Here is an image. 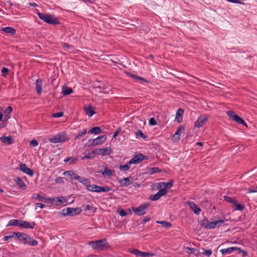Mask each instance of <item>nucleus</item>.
<instances>
[{"label":"nucleus","instance_id":"obj_38","mask_svg":"<svg viewBox=\"0 0 257 257\" xmlns=\"http://www.w3.org/2000/svg\"><path fill=\"white\" fill-rule=\"evenodd\" d=\"M224 199L225 201L231 203L232 204L236 202V200L228 196H224Z\"/></svg>","mask_w":257,"mask_h":257},{"label":"nucleus","instance_id":"obj_45","mask_svg":"<svg viewBox=\"0 0 257 257\" xmlns=\"http://www.w3.org/2000/svg\"><path fill=\"white\" fill-rule=\"evenodd\" d=\"M83 207L84 209V211H90V210H92V209H93V206L91 204H87L86 205H83Z\"/></svg>","mask_w":257,"mask_h":257},{"label":"nucleus","instance_id":"obj_22","mask_svg":"<svg viewBox=\"0 0 257 257\" xmlns=\"http://www.w3.org/2000/svg\"><path fill=\"white\" fill-rule=\"evenodd\" d=\"M16 184L19 187L22 189L23 190H25L26 188V185L25 184L24 182L21 178L17 177L16 179H15Z\"/></svg>","mask_w":257,"mask_h":257},{"label":"nucleus","instance_id":"obj_17","mask_svg":"<svg viewBox=\"0 0 257 257\" xmlns=\"http://www.w3.org/2000/svg\"><path fill=\"white\" fill-rule=\"evenodd\" d=\"M103 176L111 177L113 175L114 171L108 169L106 167H104L103 169H101L99 171Z\"/></svg>","mask_w":257,"mask_h":257},{"label":"nucleus","instance_id":"obj_33","mask_svg":"<svg viewBox=\"0 0 257 257\" xmlns=\"http://www.w3.org/2000/svg\"><path fill=\"white\" fill-rule=\"evenodd\" d=\"M232 207L235 209V210L239 211H242L245 208L243 205L238 203L237 201L236 203L232 204Z\"/></svg>","mask_w":257,"mask_h":257},{"label":"nucleus","instance_id":"obj_36","mask_svg":"<svg viewBox=\"0 0 257 257\" xmlns=\"http://www.w3.org/2000/svg\"><path fill=\"white\" fill-rule=\"evenodd\" d=\"M87 133V130L86 128H84L82 131L80 132L78 134L75 136L74 140H77L80 139L83 136H84Z\"/></svg>","mask_w":257,"mask_h":257},{"label":"nucleus","instance_id":"obj_64","mask_svg":"<svg viewBox=\"0 0 257 257\" xmlns=\"http://www.w3.org/2000/svg\"><path fill=\"white\" fill-rule=\"evenodd\" d=\"M35 205L39 206L40 208H44L45 207V204L40 203H36Z\"/></svg>","mask_w":257,"mask_h":257},{"label":"nucleus","instance_id":"obj_40","mask_svg":"<svg viewBox=\"0 0 257 257\" xmlns=\"http://www.w3.org/2000/svg\"><path fill=\"white\" fill-rule=\"evenodd\" d=\"M156 255V253L154 252H143L142 251L141 256L142 257H146V256H154Z\"/></svg>","mask_w":257,"mask_h":257},{"label":"nucleus","instance_id":"obj_39","mask_svg":"<svg viewBox=\"0 0 257 257\" xmlns=\"http://www.w3.org/2000/svg\"><path fill=\"white\" fill-rule=\"evenodd\" d=\"M94 158V155H93V153L92 152H89L86 155L82 157L81 158V159L82 160L86 159H92Z\"/></svg>","mask_w":257,"mask_h":257},{"label":"nucleus","instance_id":"obj_56","mask_svg":"<svg viewBox=\"0 0 257 257\" xmlns=\"http://www.w3.org/2000/svg\"><path fill=\"white\" fill-rule=\"evenodd\" d=\"M118 212L119 214L122 217L126 216L127 214L126 212L122 209H118Z\"/></svg>","mask_w":257,"mask_h":257},{"label":"nucleus","instance_id":"obj_60","mask_svg":"<svg viewBox=\"0 0 257 257\" xmlns=\"http://www.w3.org/2000/svg\"><path fill=\"white\" fill-rule=\"evenodd\" d=\"M93 188H94V191L93 192H96L97 193H99L100 186L96 185H94Z\"/></svg>","mask_w":257,"mask_h":257},{"label":"nucleus","instance_id":"obj_59","mask_svg":"<svg viewBox=\"0 0 257 257\" xmlns=\"http://www.w3.org/2000/svg\"><path fill=\"white\" fill-rule=\"evenodd\" d=\"M78 161V159L75 157H71V160L70 161L71 164H74Z\"/></svg>","mask_w":257,"mask_h":257},{"label":"nucleus","instance_id":"obj_35","mask_svg":"<svg viewBox=\"0 0 257 257\" xmlns=\"http://www.w3.org/2000/svg\"><path fill=\"white\" fill-rule=\"evenodd\" d=\"M161 197V196L160 195V194L158 192H157L155 194L151 195L149 196V199L152 201H156V200H159Z\"/></svg>","mask_w":257,"mask_h":257},{"label":"nucleus","instance_id":"obj_7","mask_svg":"<svg viewBox=\"0 0 257 257\" xmlns=\"http://www.w3.org/2000/svg\"><path fill=\"white\" fill-rule=\"evenodd\" d=\"M67 201V199L64 196H59L56 197L48 198V202L53 204L55 205L58 206L66 203Z\"/></svg>","mask_w":257,"mask_h":257},{"label":"nucleus","instance_id":"obj_32","mask_svg":"<svg viewBox=\"0 0 257 257\" xmlns=\"http://www.w3.org/2000/svg\"><path fill=\"white\" fill-rule=\"evenodd\" d=\"M101 132V130L100 127L98 126H95L92 127L91 130L88 131L89 134H94L95 135L99 134Z\"/></svg>","mask_w":257,"mask_h":257},{"label":"nucleus","instance_id":"obj_48","mask_svg":"<svg viewBox=\"0 0 257 257\" xmlns=\"http://www.w3.org/2000/svg\"><path fill=\"white\" fill-rule=\"evenodd\" d=\"M202 253L203 254L205 255L206 256L209 257L211 255L212 251L211 249L205 250V249H203V251L202 252Z\"/></svg>","mask_w":257,"mask_h":257},{"label":"nucleus","instance_id":"obj_42","mask_svg":"<svg viewBox=\"0 0 257 257\" xmlns=\"http://www.w3.org/2000/svg\"><path fill=\"white\" fill-rule=\"evenodd\" d=\"M15 233H17V232H13L12 235L5 236L3 238V240L7 241L12 238L16 237Z\"/></svg>","mask_w":257,"mask_h":257},{"label":"nucleus","instance_id":"obj_12","mask_svg":"<svg viewBox=\"0 0 257 257\" xmlns=\"http://www.w3.org/2000/svg\"><path fill=\"white\" fill-rule=\"evenodd\" d=\"M227 114L230 119L239 124L243 122V120L233 111H227Z\"/></svg>","mask_w":257,"mask_h":257},{"label":"nucleus","instance_id":"obj_55","mask_svg":"<svg viewBox=\"0 0 257 257\" xmlns=\"http://www.w3.org/2000/svg\"><path fill=\"white\" fill-rule=\"evenodd\" d=\"M64 113L63 112H59L57 113H54L53 114L52 116L54 117H60L63 116Z\"/></svg>","mask_w":257,"mask_h":257},{"label":"nucleus","instance_id":"obj_13","mask_svg":"<svg viewBox=\"0 0 257 257\" xmlns=\"http://www.w3.org/2000/svg\"><path fill=\"white\" fill-rule=\"evenodd\" d=\"M20 222L19 226L24 228L33 229L36 225V223L34 222H29L27 221L21 220Z\"/></svg>","mask_w":257,"mask_h":257},{"label":"nucleus","instance_id":"obj_63","mask_svg":"<svg viewBox=\"0 0 257 257\" xmlns=\"http://www.w3.org/2000/svg\"><path fill=\"white\" fill-rule=\"evenodd\" d=\"M150 220V218L149 217H145L143 220V224H145L147 222H148Z\"/></svg>","mask_w":257,"mask_h":257},{"label":"nucleus","instance_id":"obj_26","mask_svg":"<svg viewBox=\"0 0 257 257\" xmlns=\"http://www.w3.org/2000/svg\"><path fill=\"white\" fill-rule=\"evenodd\" d=\"M85 113L89 117L92 116L94 113V109L91 105H89L88 107L85 108Z\"/></svg>","mask_w":257,"mask_h":257},{"label":"nucleus","instance_id":"obj_54","mask_svg":"<svg viewBox=\"0 0 257 257\" xmlns=\"http://www.w3.org/2000/svg\"><path fill=\"white\" fill-rule=\"evenodd\" d=\"M88 146H96L95 143V139H89L88 141Z\"/></svg>","mask_w":257,"mask_h":257},{"label":"nucleus","instance_id":"obj_1","mask_svg":"<svg viewBox=\"0 0 257 257\" xmlns=\"http://www.w3.org/2000/svg\"><path fill=\"white\" fill-rule=\"evenodd\" d=\"M15 234L16 238L20 241H23L24 244H27L32 246H36L38 244V242L37 240L34 239L27 233L17 232V233H15Z\"/></svg>","mask_w":257,"mask_h":257},{"label":"nucleus","instance_id":"obj_16","mask_svg":"<svg viewBox=\"0 0 257 257\" xmlns=\"http://www.w3.org/2000/svg\"><path fill=\"white\" fill-rule=\"evenodd\" d=\"M184 112V109L181 108H179L177 111L175 120L177 121V122L180 123L182 121Z\"/></svg>","mask_w":257,"mask_h":257},{"label":"nucleus","instance_id":"obj_43","mask_svg":"<svg viewBox=\"0 0 257 257\" xmlns=\"http://www.w3.org/2000/svg\"><path fill=\"white\" fill-rule=\"evenodd\" d=\"M130 252H131L133 254H135L136 256H141L142 251L138 249H134L132 250H130Z\"/></svg>","mask_w":257,"mask_h":257},{"label":"nucleus","instance_id":"obj_29","mask_svg":"<svg viewBox=\"0 0 257 257\" xmlns=\"http://www.w3.org/2000/svg\"><path fill=\"white\" fill-rule=\"evenodd\" d=\"M21 220L18 219H12L9 221L8 224L7 225V227L9 226H19L21 223Z\"/></svg>","mask_w":257,"mask_h":257},{"label":"nucleus","instance_id":"obj_49","mask_svg":"<svg viewBox=\"0 0 257 257\" xmlns=\"http://www.w3.org/2000/svg\"><path fill=\"white\" fill-rule=\"evenodd\" d=\"M149 123L151 126H154L157 124V122L154 117H152L149 119Z\"/></svg>","mask_w":257,"mask_h":257},{"label":"nucleus","instance_id":"obj_53","mask_svg":"<svg viewBox=\"0 0 257 257\" xmlns=\"http://www.w3.org/2000/svg\"><path fill=\"white\" fill-rule=\"evenodd\" d=\"M30 145L35 147L38 146V142L36 140H33L30 142Z\"/></svg>","mask_w":257,"mask_h":257},{"label":"nucleus","instance_id":"obj_24","mask_svg":"<svg viewBox=\"0 0 257 257\" xmlns=\"http://www.w3.org/2000/svg\"><path fill=\"white\" fill-rule=\"evenodd\" d=\"M32 198L34 199H38L41 202H44L46 203L48 202V198H45L37 194H33L32 196Z\"/></svg>","mask_w":257,"mask_h":257},{"label":"nucleus","instance_id":"obj_44","mask_svg":"<svg viewBox=\"0 0 257 257\" xmlns=\"http://www.w3.org/2000/svg\"><path fill=\"white\" fill-rule=\"evenodd\" d=\"M1 71L2 76L6 77L8 75L9 70L6 67H3Z\"/></svg>","mask_w":257,"mask_h":257},{"label":"nucleus","instance_id":"obj_20","mask_svg":"<svg viewBox=\"0 0 257 257\" xmlns=\"http://www.w3.org/2000/svg\"><path fill=\"white\" fill-rule=\"evenodd\" d=\"M174 181L173 180L170 181V182L168 183L165 182H160L159 184V187L160 188L163 187L166 189V190H168L170 189L173 185Z\"/></svg>","mask_w":257,"mask_h":257},{"label":"nucleus","instance_id":"obj_37","mask_svg":"<svg viewBox=\"0 0 257 257\" xmlns=\"http://www.w3.org/2000/svg\"><path fill=\"white\" fill-rule=\"evenodd\" d=\"M157 223L162 224V226L165 228H168L172 226L171 223L167 222L166 221H157Z\"/></svg>","mask_w":257,"mask_h":257},{"label":"nucleus","instance_id":"obj_9","mask_svg":"<svg viewBox=\"0 0 257 257\" xmlns=\"http://www.w3.org/2000/svg\"><path fill=\"white\" fill-rule=\"evenodd\" d=\"M224 222V220L223 219L215 220L212 222H209L208 220H206V224L204 225V226L206 228L213 229L215 228L217 226L218 227L220 226L221 224Z\"/></svg>","mask_w":257,"mask_h":257},{"label":"nucleus","instance_id":"obj_6","mask_svg":"<svg viewBox=\"0 0 257 257\" xmlns=\"http://www.w3.org/2000/svg\"><path fill=\"white\" fill-rule=\"evenodd\" d=\"M237 250L239 253H242V256L243 257L246 256L247 255V253L246 251H245L244 250L241 249L239 247H230L227 248H224L220 250V252H221L222 254L225 255V254H229L231 253L232 252Z\"/></svg>","mask_w":257,"mask_h":257},{"label":"nucleus","instance_id":"obj_27","mask_svg":"<svg viewBox=\"0 0 257 257\" xmlns=\"http://www.w3.org/2000/svg\"><path fill=\"white\" fill-rule=\"evenodd\" d=\"M2 31H4L7 33L11 34V35H15L16 33V30L11 27L3 28L2 29Z\"/></svg>","mask_w":257,"mask_h":257},{"label":"nucleus","instance_id":"obj_18","mask_svg":"<svg viewBox=\"0 0 257 257\" xmlns=\"http://www.w3.org/2000/svg\"><path fill=\"white\" fill-rule=\"evenodd\" d=\"M190 208L193 210V212L196 214H199L201 212V209L197 207L196 204L193 202H188Z\"/></svg>","mask_w":257,"mask_h":257},{"label":"nucleus","instance_id":"obj_23","mask_svg":"<svg viewBox=\"0 0 257 257\" xmlns=\"http://www.w3.org/2000/svg\"><path fill=\"white\" fill-rule=\"evenodd\" d=\"M106 139L107 137L106 135H103L101 136L98 137L97 138L95 139L96 145H99L104 143L106 141Z\"/></svg>","mask_w":257,"mask_h":257},{"label":"nucleus","instance_id":"obj_10","mask_svg":"<svg viewBox=\"0 0 257 257\" xmlns=\"http://www.w3.org/2000/svg\"><path fill=\"white\" fill-rule=\"evenodd\" d=\"M208 117L206 115H201L194 123V126L196 127L200 128L202 127L208 120Z\"/></svg>","mask_w":257,"mask_h":257},{"label":"nucleus","instance_id":"obj_2","mask_svg":"<svg viewBox=\"0 0 257 257\" xmlns=\"http://www.w3.org/2000/svg\"><path fill=\"white\" fill-rule=\"evenodd\" d=\"M88 244L95 250H104L109 247L108 243L106 239L91 241L88 242Z\"/></svg>","mask_w":257,"mask_h":257},{"label":"nucleus","instance_id":"obj_11","mask_svg":"<svg viewBox=\"0 0 257 257\" xmlns=\"http://www.w3.org/2000/svg\"><path fill=\"white\" fill-rule=\"evenodd\" d=\"M148 157L142 154H136L134 158L130 160V165L136 164L140 163L143 160L147 159Z\"/></svg>","mask_w":257,"mask_h":257},{"label":"nucleus","instance_id":"obj_46","mask_svg":"<svg viewBox=\"0 0 257 257\" xmlns=\"http://www.w3.org/2000/svg\"><path fill=\"white\" fill-rule=\"evenodd\" d=\"M111 190V189L108 186H100L99 192H108Z\"/></svg>","mask_w":257,"mask_h":257},{"label":"nucleus","instance_id":"obj_25","mask_svg":"<svg viewBox=\"0 0 257 257\" xmlns=\"http://www.w3.org/2000/svg\"><path fill=\"white\" fill-rule=\"evenodd\" d=\"M62 91L64 95L70 94L73 91V89L71 87H68L67 86H63L62 87Z\"/></svg>","mask_w":257,"mask_h":257},{"label":"nucleus","instance_id":"obj_3","mask_svg":"<svg viewBox=\"0 0 257 257\" xmlns=\"http://www.w3.org/2000/svg\"><path fill=\"white\" fill-rule=\"evenodd\" d=\"M70 140L69 137L65 132H60L56 135L53 136L51 138L49 139L50 143H64Z\"/></svg>","mask_w":257,"mask_h":257},{"label":"nucleus","instance_id":"obj_28","mask_svg":"<svg viewBox=\"0 0 257 257\" xmlns=\"http://www.w3.org/2000/svg\"><path fill=\"white\" fill-rule=\"evenodd\" d=\"M136 137L137 139H146L148 138L147 135H145L142 131L140 130H138L136 133H135Z\"/></svg>","mask_w":257,"mask_h":257},{"label":"nucleus","instance_id":"obj_41","mask_svg":"<svg viewBox=\"0 0 257 257\" xmlns=\"http://www.w3.org/2000/svg\"><path fill=\"white\" fill-rule=\"evenodd\" d=\"M120 185L121 186H127V183H128V177L123 178L119 181Z\"/></svg>","mask_w":257,"mask_h":257},{"label":"nucleus","instance_id":"obj_50","mask_svg":"<svg viewBox=\"0 0 257 257\" xmlns=\"http://www.w3.org/2000/svg\"><path fill=\"white\" fill-rule=\"evenodd\" d=\"M55 182L56 183L64 184L63 178L61 177H58L56 178L55 180Z\"/></svg>","mask_w":257,"mask_h":257},{"label":"nucleus","instance_id":"obj_52","mask_svg":"<svg viewBox=\"0 0 257 257\" xmlns=\"http://www.w3.org/2000/svg\"><path fill=\"white\" fill-rule=\"evenodd\" d=\"M13 110V107L11 106H8L5 110V114H10Z\"/></svg>","mask_w":257,"mask_h":257},{"label":"nucleus","instance_id":"obj_15","mask_svg":"<svg viewBox=\"0 0 257 257\" xmlns=\"http://www.w3.org/2000/svg\"><path fill=\"white\" fill-rule=\"evenodd\" d=\"M20 167V170L25 174L29 175L30 176H33L34 175L33 171L27 167L25 164H21Z\"/></svg>","mask_w":257,"mask_h":257},{"label":"nucleus","instance_id":"obj_19","mask_svg":"<svg viewBox=\"0 0 257 257\" xmlns=\"http://www.w3.org/2000/svg\"><path fill=\"white\" fill-rule=\"evenodd\" d=\"M36 91L38 94H40L42 90V80L38 78L35 83Z\"/></svg>","mask_w":257,"mask_h":257},{"label":"nucleus","instance_id":"obj_57","mask_svg":"<svg viewBox=\"0 0 257 257\" xmlns=\"http://www.w3.org/2000/svg\"><path fill=\"white\" fill-rule=\"evenodd\" d=\"M184 130V127L183 126H180L176 131V135H179L182 131Z\"/></svg>","mask_w":257,"mask_h":257},{"label":"nucleus","instance_id":"obj_14","mask_svg":"<svg viewBox=\"0 0 257 257\" xmlns=\"http://www.w3.org/2000/svg\"><path fill=\"white\" fill-rule=\"evenodd\" d=\"M63 175L67 177L71 180H77L78 178H79V176H78L76 173H75L74 171L71 170L66 171L63 173Z\"/></svg>","mask_w":257,"mask_h":257},{"label":"nucleus","instance_id":"obj_34","mask_svg":"<svg viewBox=\"0 0 257 257\" xmlns=\"http://www.w3.org/2000/svg\"><path fill=\"white\" fill-rule=\"evenodd\" d=\"M78 181L80 183H81L83 185H84L86 187L87 186V185L88 184L90 183V181H89L88 179H86V178H85L84 177H80V176L79 178H78Z\"/></svg>","mask_w":257,"mask_h":257},{"label":"nucleus","instance_id":"obj_47","mask_svg":"<svg viewBox=\"0 0 257 257\" xmlns=\"http://www.w3.org/2000/svg\"><path fill=\"white\" fill-rule=\"evenodd\" d=\"M160 195L162 196H165L167 194V190H166L165 188H163V189L162 188H160V189L158 192Z\"/></svg>","mask_w":257,"mask_h":257},{"label":"nucleus","instance_id":"obj_30","mask_svg":"<svg viewBox=\"0 0 257 257\" xmlns=\"http://www.w3.org/2000/svg\"><path fill=\"white\" fill-rule=\"evenodd\" d=\"M130 76L134 78H135L137 80L140 81V83L141 84H143L144 82H147V83L149 82V81H148L147 79H146L145 78H143L141 76H137L134 74H131L130 73Z\"/></svg>","mask_w":257,"mask_h":257},{"label":"nucleus","instance_id":"obj_21","mask_svg":"<svg viewBox=\"0 0 257 257\" xmlns=\"http://www.w3.org/2000/svg\"><path fill=\"white\" fill-rule=\"evenodd\" d=\"M1 141L6 145L12 144L14 142L13 139L11 137L3 136L0 138Z\"/></svg>","mask_w":257,"mask_h":257},{"label":"nucleus","instance_id":"obj_51","mask_svg":"<svg viewBox=\"0 0 257 257\" xmlns=\"http://www.w3.org/2000/svg\"><path fill=\"white\" fill-rule=\"evenodd\" d=\"M119 168L121 171H127L128 169V164L126 163L124 165H120Z\"/></svg>","mask_w":257,"mask_h":257},{"label":"nucleus","instance_id":"obj_58","mask_svg":"<svg viewBox=\"0 0 257 257\" xmlns=\"http://www.w3.org/2000/svg\"><path fill=\"white\" fill-rule=\"evenodd\" d=\"M94 185V184L90 185V184H88L87 185V186L86 187V189L90 191L93 192L94 191V188H93Z\"/></svg>","mask_w":257,"mask_h":257},{"label":"nucleus","instance_id":"obj_8","mask_svg":"<svg viewBox=\"0 0 257 257\" xmlns=\"http://www.w3.org/2000/svg\"><path fill=\"white\" fill-rule=\"evenodd\" d=\"M149 206L147 203H143L140 205L138 207H133V210L137 215H143L146 212V209Z\"/></svg>","mask_w":257,"mask_h":257},{"label":"nucleus","instance_id":"obj_5","mask_svg":"<svg viewBox=\"0 0 257 257\" xmlns=\"http://www.w3.org/2000/svg\"><path fill=\"white\" fill-rule=\"evenodd\" d=\"M82 210L81 208H70L68 207L62 210L61 214L63 216H74L76 215L79 214Z\"/></svg>","mask_w":257,"mask_h":257},{"label":"nucleus","instance_id":"obj_31","mask_svg":"<svg viewBox=\"0 0 257 257\" xmlns=\"http://www.w3.org/2000/svg\"><path fill=\"white\" fill-rule=\"evenodd\" d=\"M100 155L106 156L109 155L111 152L110 148L106 147L104 148H100Z\"/></svg>","mask_w":257,"mask_h":257},{"label":"nucleus","instance_id":"obj_62","mask_svg":"<svg viewBox=\"0 0 257 257\" xmlns=\"http://www.w3.org/2000/svg\"><path fill=\"white\" fill-rule=\"evenodd\" d=\"M92 153H93V155L94 154H100V149H95L93 151H92Z\"/></svg>","mask_w":257,"mask_h":257},{"label":"nucleus","instance_id":"obj_4","mask_svg":"<svg viewBox=\"0 0 257 257\" xmlns=\"http://www.w3.org/2000/svg\"><path fill=\"white\" fill-rule=\"evenodd\" d=\"M37 15L40 19L49 24L56 25L59 23L57 18L49 14H43L39 12L37 13Z\"/></svg>","mask_w":257,"mask_h":257},{"label":"nucleus","instance_id":"obj_61","mask_svg":"<svg viewBox=\"0 0 257 257\" xmlns=\"http://www.w3.org/2000/svg\"><path fill=\"white\" fill-rule=\"evenodd\" d=\"M152 169L153 170V173H159V172H161L160 169H159V168H157V167L152 168Z\"/></svg>","mask_w":257,"mask_h":257}]
</instances>
